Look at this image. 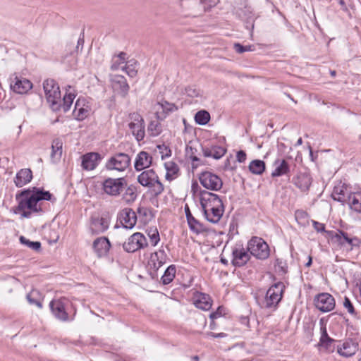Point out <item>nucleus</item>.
<instances>
[{
    "label": "nucleus",
    "mask_w": 361,
    "mask_h": 361,
    "mask_svg": "<svg viewBox=\"0 0 361 361\" xmlns=\"http://www.w3.org/2000/svg\"><path fill=\"white\" fill-rule=\"evenodd\" d=\"M23 197L18 204V209L24 218H29L32 212H39L42 210L40 201L51 200L52 195L48 191H43L36 188L32 190L22 192Z\"/></svg>",
    "instance_id": "1"
},
{
    "label": "nucleus",
    "mask_w": 361,
    "mask_h": 361,
    "mask_svg": "<svg viewBox=\"0 0 361 361\" xmlns=\"http://www.w3.org/2000/svg\"><path fill=\"white\" fill-rule=\"evenodd\" d=\"M201 208L206 219L218 223L224 212V206L219 196L207 190H200L198 195Z\"/></svg>",
    "instance_id": "2"
},
{
    "label": "nucleus",
    "mask_w": 361,
    "mask_h": 361,
    "mask_svg": "<svg viewBox=\"0 0 361 361\" xmlns=\"http://www.w3.org/2000/svg\"><path fill=\"white\" fill-rule=\"evenodd\" d=\"M326 238L329 241L340 249L351 250L356 245L355 242L358 241L357 238H350L348 233L340 231H328Z\"/></svg>",
    "instance_id": "3"
},
{
    "label": "nucleus",
    "mask_w": 361,
    "mask_h": 361,
    "mask_svg": "<svg viewBox=\"0 0 361 361\" xmlns=\"http://www.w3.org/2000/svg\"><path fill=\"white\" fill-rule=\"evenodd\" d=\"M137 181L141 185L150 188L156 195H160L164 190L158 175L153 169L142 171L137 176Z\"/></svg>",
    "instance_id": "4"
},
{
    "label": "nucleus",
    "mask_w": 361,
    "mask_h": 361,
    "mask_svg": "<svg viewBox=\"0 0 361 361\" xmlns=\"http://www.w3.org/2000/svg\"><path fill=\"white\" fill-rule=\"evenodd\" d=\"M43 88L48 103L54 111L59 109L61 102V92L59 86L55 80L48 79L44 81Z\"/></svg>",
    "instance_id": "5"
},
{
    "label": "nucleus",
    "mask_w": 361,
    "mask_h": 361,
    "mask_svg": "<svg viewBox=\"0 0 361 361\" xmlns=\"http://www.w3.org/2000/svg\"><path fill=\"white\" fill-rule=\"evenodd\" d=\"M126 185L127 182L124 178H107L102 182V188L104 194L118 197L123 192Z\"/></svg>",
    "instance_id": "6"
},
{
    "label": "nucleus",
    "mask_w": 361,
    "mask_h": 361,
    "mask_svg": "<svg viewBox=\"0 0 361 361\" xmlns=\"http://www.w3.org/2000/svg\"><path fill=\"white\" fill-rule=\"evenodd\" d=\"M247 250L255 257L264 259L269 256V248L261 238L253 237L247 243Z\"/></svg>",
    "instance_id": "7"
},
{
    "label": "nucleus",
    "mask_w": 361,
    "mask_h": 361,
    "mask_svg": "<svg viewBox=\"0 0 361 361\" xmlns=\"http://www.w3.org/2000/svg\"><path fill=\"white\" fill-rule=\"evenodd\" d=\"M285 286L283 283L279 282L271 286L268 290L264 301V305L267 308H275L281 301Z\"/></svg>",
    "instance_id": "8"
},
{
    "label": "nucleus",
    "mask_w": 361,
    "mask_h": 361,
    "mask_svg": "<svg viewBox=\"0 0 361 361\" xmlns=\"http://www.w3.org/2000/svg\"><path fill=\"white\" fill-rule=\"evenodd\" d=\"M199 180L204 188L213 191H218L223 186L221 178L216 173L209 171L202 172L199 176Z\"/></svg>",
    "instance_id": "9"
},
{
    "label": "nucleus",
    "mask_w": 361,
    "mask_h": 361,
    "mask_svg": "<svg viewBox=\"0 0 361 361\" xmlns=\"http://www.w3.org/2000/svg\"><path fill=\"white\" fill-rule=\"evenodd\" d=\"M129 128L137 141L142 140L145 137V122L144 119L138 113H132L129 116Z\"/></svg>",
    "instance_id": "10"
},
{
    "label": "nucleus",
    "mask_w": 361,
    "mask_h": 361,
    "mask_svg": "<svg viewBox=\"0 0 361 361\" xmlns=\"http://www.w3.org/2000/svg\"><path fill=\"white\" fill-rule=\"evenodd\" d=\"M69 305L70 301L65 298L53 300L49 304L51 312L54 317L63 322L68 320L67 311Z\"/></svg>",
    "instance_id": "11"
},
{
    "label": "nucleus",
    "mask_w": 361,
    "mask_h": 361,
    "mask_svg": "<svg viewBox=\"0 0 361 361\" xmlns=\"http://www.w3.org/2000/svg\"><path fill=\"white\" fill-rule=\"evenodd\" d=\"M130 164V157L125 153H118L111 157L106 164V168L108 170L124 171Z\"/></svg>",
    "instance_id": "12"
},
{
    "label": "nucleus",
    "mask_w": 361,
    "mask_h": 361,
    "mask_svg": "<svg viewBox=\"0 0 361 361\" xmlns=\"http://www.w3.org/2000/svg\"><path fill=\"white\" fill-rule=\"evenodd\" d=\"M147 246L145 236L141 233H135L123 243V249L128 252H134Z\"/></svg>",
    "instance_id": "13"
},
{
    "label": "nucleus",
    "mask_w": 361,
    "mask_h": 361,
    "mask_svg": "<svg viewBox=\"0 0 361 361\" xmlns=\"http://www.w3.org/2000/svg\"><path fill=\"white\" fill-rule=\"evenodd\" d=\"M314 305L319 311L328 312L335 307V300L331 294L323 293L314 298Z\"/></svg>",
    "instance_id": "14"
},
{
    "label": "nucleus",
    "mask_w": 361,
    "mask_h": 361,
    "mask_svg": "<svg viewBox=\"0 0 361 361\" xmlns=\"http://www.w3.org/2000/svg\"><path fill=\"white\" fill-rule=\"evenodd\" d=\"M154 110L157 120L163 121L169 114L176 111L178 110V107L173 103L162 100L154 104Z\"/></svg>",
    "instance_id": "15"
},
{
    "label": "nucleus",
    "mask_w": 361,
    "mask_h": 361,
    "mask_svg": "<svg viewBox=\"0 0 361 361\" xmlns=\"http://www.w3.org/2000/svg\"><path fill=\"white\" fill-rule=\"evenodd\" d=\"M10 87L16 93L25 94L32 88V83L27 79L13 75L10 78Z\"/></svg>",
    "instance_id": "16"
},
{
    "label": "nucleus",
    "mask_w": 361,
    "mask_h": 361,
    "mask_svg": "<svg viewBox=\"0 0 361 361\" xmlns=\"http://www.w3.org/2000/svg\"><path fill=\"white\" fill-rule=\"evenodd\" d=\"M109 225V221L107 218L94 215L91 217L90 229L93 234H99L104 232Z\"/></svg>",
    "instance_id": "17"
},
{
    "label": "nucleus",
    "mask_w": 361,
    "mask_h": 361,
    "mask_svg": "<svg viewBox=\"0 0 361 361\" xmlns=\"http://www.w3.org/2000/svg\"><path fill=\"white\" fill-rule=\"evenodd\" d=\"M111 86L116 94L124 97L128 94L129 85L126 79L121 75H116L111 78Z\"/></svg>",
    "instance_id": "18"
},
{
    "label": "nucleus",
    "mask_w": 361,
    "mask_h": 361,
    "mask_svg": "<svg viewBox=\"0 0 361 361\" xmlns=\"http://www.w3.org/2000/svg\"><path fill=\"white\" fill-rule=\"evenodd\" d=\"M119 219L124 228L130 229L136 224L137 216L132 209L125 208L120 212Z\"/></svg>",
    "instance_id": "19"
},
{
    "label": "nucleus",
    "mask_w": 361,
    "mask_h": 361,
    "mask_svg": "<svg viewBox=\"0 0 361 361\" xmlns=\"http://www.w3.org/2000/svg\"><path fill=\"white\" fill-rule=\"evenodd\" d=\"M193 304L196 307L202 310H209L212 305V300L207 294L195 292L192 296Z\"/></svg>",
    "instance_id": "20"
},
{
    "label": "nucleus",
    "mask_w": 361,
    "mask_h": 361,
    "mask_svg": "<svg viewBox=\"0 0 361 361\" xmlns=\"http://www.w3.org/2000/svg\"><path fill=\"white\" fill-rule=\"evenodd\" d=\"M232 255V264L235 267H242L250 259V254L243 247H235Z\"/></svg>",
    "instance_id": "21"
},
{
    "label": "nucleus",
    "mask_w": 361,
    "mask_h": 361,
    "mask_svg": "<svg viewBox=\"0 0 361 361\" xmlns=\"http://www.w3.org/2000/svg\"><path fill=\"white\" fill-rule=\"evenodd\" d=\"M110 247V242L106 237L97 238L93 242V249L99 257L106 256L109 251Z\"/></svg>",
    "instance_id": "22"
},
{
    "label": "nucleus",
    "mask_w": 361,
    "mask_h": 361,
    "mask_svg": "<svg viewBox=\"0 0 361 361\" xmlns=\"http://www.w3.org/2000/svg\"><path fill=\"white\" fill-rule=\"evenodd\" d=\"M152 162V157L147 152H139L135 160V169L136 171H142L149 168Z\"/></svg>",
    "instance_id": "23"
},
{
    "label": "nucleus",
    "mask_w": 361,
    "mask_h": 361,
    "mask_svg": "<svg viewBox=\"0 0 361 361\" xmlns=\"http://www.w3.org/2000/svg\"><path fill=\"white\" fill-rule=\"evenodd\" d=\"M100 160V156L98 153H87L82 157V167L87 171L94 169Z\"/></svg>",
    "instance_id": "24"
},
{
    "label": "nucleus",
    "mask_w": 361,
    "mask_h": 361,
    "mask_svg": "<svg viewBox=\"0 0 361 361\" xmlns=\"http://www.w3.org/2000/svg\"><path fill=\"white\" fill-rule=\"evenodd\" d=\"M350 193L348 187L345 184L339 183L334 186L331 197L334 200L338 202L348 203Z\"/></svg>",
    "instance_id": "25"
},
{
    "label": "nucleus",
    "mask_w": 361,
    "mask_h": 361,
    "mask_svg": "<svg viewBox=\"0 0 361 361\" xmlns=\"http://www.w3.org/2000/svg\"><path fill=\"white\" fill-rule=\"evenodd\" d=\"M294 185L302 192H306L312 185V179L310 174L300 173L293 178Z\"/></svg>",
    "instance_id": "26"
},
{
    "label": "nucleus",
    "mask_w": 361,
    "mask_h": 361,
    "mask_svg": "<svg viewBox=\"0 0 361 361\" xmlns=\"http://www.w3.org/2000/svg\"><path fill=\"white\" fill-rule=\"evenodd\" d=\"M290 171V166L288 162L283 159H276L273 163V171L271 177H279L287 175Z\"/></svg>",
    "instance_id": "27"
},
{
    "label": "nucleus",
    "mask_w": 361,
    "mask_h": 361,
    "mask_svg": "<svg viewBox=\"0 0 361 361\" xmlns=\"http://www.w3.org/2000/svg\"><path fill=\"white\" fill-rule=\"evenodd\" d=\"M321 338L319 345L321 350L326 353H331L334 351V340L329 337L326 329L325 326L321 327Z\"/></svg>",
    "instance_id": "28"
},
{
    "label": "nucleus",
    "mask_w": 361,
    "mask_h": 361,
    "mask_svg": "<svg viewBox=\"0 0 361 361\" xmlns=\"http://www.w3.org/2000/svg\"><path fill=\"white\" fill-rule=\"evenodd\" d=\"M90 110L85 99L79 98L75 102L73 114L78 120H83L88 116Z\"/></svg>",
    "instance_id": "29"
},
{
    "label": "nucleus",
    "mask_w": 361,
    "mask_h": 361,
    "mask_svg": "<svg viewBox=\"0 0 361 361\" xmlns=\"http://www.w3.org/2000/svg\"><path fill=\"white\" fill-rule=\"evenodd\" d=\"M166 262V255L164 250H159L151 254L148 266L154 271L158 270Z\"/></svg>",
    "instance_id": "30"
},
{
    "label": "nucleus",
    "mask_w": 361,
    "mask_h": 361,
    "mask_svg": "<svg viewBox=\"0 0 361 361\" xmlns=\"http://www.w3.org/2000/svg\"><path fill=\"white\" fill-rule=\"evenodd\" d=\"M357 349V343L352 340H348L345 341L341 346L338 347L337 352L341 356L350 357L356 353Z\"/></svg>",
    "instance_id": "31"
},
{
    "label": "nucleus",
    "mask_w": 361,
    "mask_h": 361,
    "mask_svg": "<svg viewBox=\"0 0 361 361\" xmlns=\"http://www.w3.org/2000/svg\"><path fill=\"white\" fill-rule=\"evenodd\" d=\"M32 178V171L29 169H23L20 170L14 178V183L18 188H21L30 183Z\"/></svg>",
    "instance_id": "32"
},
{
    "label": "nucleus",
    "mask_w": 361,
    "mask_h": 361,
    "mask_svg": "<svg viewBox=\"0 0 361 361\" xmlns=\"http://www.w3.org/2000/svg\"><path fill=\"white\" fill-rule=\"evenodd\" d=\"M164 168L166 169L165 178L167 180L172 181L179 176L180 169L175 162L172 161L165 162Z\"/></svg>",
    "instance_id": "33"
},
{
    "label": "nucleus",
    "mask_w": 361,
    "mask_h": 361,
    "mask_svg": "<svg viewBox=\"0 0 361 361\" xmlns=\"http://www.w3.org/2000/svg\"><path fill=\"white\" fill-rule=\"evenodd\" d=\"M348 204L352 210L361 213V191L350 192Z\"/></svg>",
    "instance_id": "34"
},
{
    "label": "nucleus",
    "mask_w": 361,
    "mask_h": 361,
    "mask_svg": "<svg viewBox=\"0 0 361 361\" xmlns=\"http://www.w3.org/2000/svg\"><path fill=\"white\" fill-rule=\"evenodd\" d=\"M225 148L220 146H212L203 149V154L206 157H212L215 159L221 158L226 153Z\"/></svg>",
    "instance_id": "35"
},
{
    "label": "nucleus",
    "mask_w": 361,
    "mask_h": 361,
    "mask_svg": "<svg viewBox=\"0 0 361 361\" xmlns=\"http://www.w3.org/2000/svg\"><path fill=\"white\" fill-rule=\"evenodd\" d=\"M63 142L61 139L56 138L51 143V158L53 161L59 160L62 155Z\"/></svg>",
    "instance_id": "36"
},
{
    "label": "nucleus",
    "mask_w": 361,
    "mask_h": 361,
    "mask_svg": "<svg viewBox=\"0 0 361 361\" xmlns=\"http://www.w3.org/2000/svg\"><path fill=\"white\" fill-rule=\"evenodd\" d=\"M137 61L135 59H131L126 61L124 66H122V70L125 71L128 76L134 78L137 73Z\"/></svg>",
    "instance_id": "37"
},
{
    "label": "nucleus",
    "mask_w": 361,
    "mask_h": 361,
    "mask_svg": "<svg viewBox=\"0 0 361 361\" xmlns=\"http://www.w3.org/2000/svg\"><path fill=\"white\" fill-rule=\"evenodd\" d=\"M265 163L259 159L252 161L249 164V170L253 174L260 175L265 171Z\"/></svg>",
    "instance_id": "38"
},
{
    "label": "nucleus",
    "mask_w": 361,
    "mask_h": 361,
    "mask_svg": "<svg viewBox=\"0 0 361 361\" xmlns=\"http://www.w3.org/2000/svg\"><path fill=\"white\" fill-rule=\"evenodd\" d=\"M176 267L174 265L169 266L165 271L161 277V281L164 285L169 284L175 278Z\"/></svg>",
    "instance_id": "39"
},
{
    "label": "nucleus",
    "mask_w": 361,
    "mask_h": 361,
    "mask_svg": "<svg viewBox=\"0 0 361 361\" xmlns=\"http://www.w3.org/2000/svg\"><path fill=\"white\" fill-rule=\"evenodd\" d=\"M126 53L121 52L118 56L114 57L113 62L111 66V68L113 71H116L118 69L122 70V65L126 63Z\"/></svg>",
    "instance_id": "40"
},
{
    "label": "nucleus",
    "mask_w": 361,
    "mask_h": 361,
    "mask_svg": "<svg viewBox=\"0 0 361 361\" xmlns=\"http://www.w3.org/2000/svg\"><path fill=\"white\" fill-rule=\"evenodd\" d=\"M210 119L209 114L204 110L199 111L195 116V121L199 125L207 124Z\"/></svg>",
    "instance_id": "41"
},
{
    "label": "nucleus",
    "mask_w": 361,
    "mask_h": 361,
    "mask_svg": "<svg viewBox=\"0 0 361 361\" xmlns=\"http://www.w3.org/2000/svg\"><path fill=\"white\" fill-rule=\"evenodd\" d=\"M75 99V94L71 92H66L63 98V104L60 105L59 108L61 107L64 112L68 111Z\"/></svg>",
    "instance_id": "42"
},
{
    "label": "nucleus",
    "mask_w": 361,
    "mask_h": 361,
    "mask_svg": "<svg viewBox=\"0 0 361 361\" xmlns=\"http://www.w3.org/2000/svg\"><path fill=\"white\" fill-rule=\"evenodd\" d=\"M188 224L190 230L196 233H200L204 230L203 225L193 216L188 220Z\"/></svg>",
    "instance_id": "43"
},
{
    "label": "nucleus",
    "mask_w": 361,
    "mask_h": 361,
    "mask_svg": "<svg viewBox=\"0 0 361 361\" xmlns=\"http://www.w3.org/2000/svg\"><path fill=\"white\" fill-rule=\"evenodd\" d=\"M147 130L151 136L156 137L161 132V126L157 121H152L149 123Z\"/></svg>",
    "instance_id": "44"
},
{
    "label": "nucleus",
    "mask_w": 361,
    "mask_h": 361,
    "mask_svg": "<svg viewBox=\"0 0 361 361\" xmlns=\"http://www.w3.org/2000/svg\"><path fill=\"white\" fill-rule=\"evenodd\" d=\"M150 243L152 246H156L160 240L159 234L157 228H149L147 231Z\"/></svg>",
    "instance_id": "45"
},
{
    "label": "nucleus",
    "mask_w": 361,
    "mask_h": 361,
    "mask_svg": "<svg viewBox=\"0 0 361 361\" xmlns=\"http://www.w3.org/2000/svg\"><path fill=\"white\" fill-rule=\"evenodd\" d=\"M20 241L23 245L33 250H39L41 247V243L39 242L30 241L29 239L24 236L20 237Z\"/></svg>",
    "instance_id": "46"
},
{
    "label": "nucleus",
    "mask_w": 361,
    "mask_h": 361,
    "mask_svg": "<svg viewBox=\"0 0 361 361\" xmlns=\"http://www.w3.org/2000/svg\"><path fill=\"white\" fill-rule=\"evenodd\" d=\"M37 295V290H32L30 293H29L26 298L28 301V302L32 305H35L38 307L39 308H41L42 307V302L36 298V295Z\"/></svg>",
    "instance_id": "47"
},
{
    "label": "nucleus",
    "mask_w": 361,
    "mask_h": 361,
    "mask_svg": "<svg viewBox=\"0 0 361 361\" xmlns=\"http://www.w3.org/2000/svg\"><path fill=\"white\" fill-rule=\"evenodd\" d=\"M156 152L160 154L162 159L171 155V151L170 148L165 145H157Z\"/></svg>",
    "instance_id": "48"
},
{
    "label": "nucleus",
    "mask_w": 361,
    "mask_h": 361,
    "mask_svg": "<svg viewBox=\"0 0 361 361\" xmlns=\"http://www.w3.org/2000/svg\"><path fill=\"white\" fill-rule=\"evenodd\" d=\"M135 198L136 195L130 188H127L125 193L123 195V200L127 203L133 202Z\"/></svg>",
    "instance_id": "49"
},
{
    "label": "nucleus",
    "mask_w": 361,
    "mask_h": 361,
    "mask_svg": "<svg viewBox=\"0 0 361 361\" xmlns=\"http://www.w3.org/2000/svg\"><path fill=\"white\" fill-rule=\"evenodd\" d=\"M234 49L237 53L242 54L245 51H253L254 47L252 45L243 46L239 43H235L234 44Z\"/></svg>",
    "instance_id": "50"
},
{
    "label": "nucleus",
    "mask_w": 361,
    "mask_h": 361,
    "mask_svg": "<svg viewBox=\"0 0 361 361\" xmlns=\"http://www.w3.org/2000/svg\"><path fill=\"white\" fill-rule=\"evenodd\" d=\"M343 306L347 310L349 314L353 316H356V312L354 309V307L350 302V299L347 297H345L344 301H343Z\"/></svg>",
    "instance_id": "51"
},
{
    "label": "nucleus",
    "mask_w": 361,
    "mask_h": 361,
    "mask_svg": "<svg viewBox=\"0 0 361 361\" xmlns=\"http://www.w3.org/2000/svg\"><path fill=\"white\" fill-rule=\"evenodd\" d=\"M185 92L188 96L190 97H197L200 96V91L196 88L189 87L185 89Z\"/></svg>",
    "instance_id": "52"
},
{
    "label": "nucleus",
    "mask_w": 361,
    "mask_h": 361,
    "mask_svg": "<svg viewBox=\"0 0 361 361\" xmlns=\"http://www.w3.org/2000/svg\"><path fill=\"white\" fill-rule=\"evenodd\" d=\"M313 226L317 232H324L326 234L328 231H325L324 224L313 221Z\"/></svg>",
    "instance_id": "53"
},
{
    "label": "nucleus",
    "mask_w": 361,
    "mask_h": 361,
    "mask_svg": "<svg viewBox=\"0 0 361 361\" xmlns=\"http://www.w3.org/2000/svg\"><path fill=\"white\" fill-rule=\"evenodd\" d=\"M246 158L247 155L244 151L240 150L237 152L236 159L238 162L243 163L246 160Z\"/></svg>",
    "instance_id": "54"
},
{
    "label": "nucleus",
    "mask_w": 361,
    "mask_h": 361,
    "mask_svg": "<svg viewBox=\"0 0 361 361\" xmlns=\"http://www.w3.org/2000/svg\"><path fill=\"white\" fill-rule=\"evenodd\" d=\"M221 315V312L220 310V307L217 310L216 312H212L210 314V318L211 319L214 320L215 319H217Z\"/></svg>",
    "instance_id": "55"
},
{
    "label": "nucleus",
    "mask_w": 361,
    "mask_h": 361,
    "mask_svg": "<svg viewBox=\"0 0 361 361\" xmlns=\"http://www.w3.org/2000/svg\"><path fill=\"white\" fill-rule=\"evenodd\" d=\"M184 209H185V216H186L187 221H188V219L192 218L193 216L192 215L190 210L189 209V207L187 204L185 206Z\"/></svg>",
    "instance_id": "56"
},
{
    "label": "nucleus",
    "mask_w": 361,
    "mask_h": 361,
    "mask_svg": "<svg viewBox=\"0 0 361 361\" xmlns=\"http://www.w3.org/2000/svg\"><path fill=\"white\" fill-rule=\"evenodd\" d=\"M209 335L212 336V337H214V338H217V337L221 336L222 334H216L214 333L211 332V333L209 334Z\"/></svg>",
    "instance_id": "57"
},
{
    "label": "nucleus",
    "mask_w": 361,
    "mask_h": 361,
    "mask_svg": "<svg viewBox=\"0 0 361 361\" xmlns=\"http://www.w3.org/2000/svg\"><path fill=\"white\" fill-rule=\"evenodd\" d=\"M312 264V257H309V260L308 262L306 263V266L307 267H310Z\"/></svg>",
    "instance_id": "58"
},
{
    "label": "nucleus",
    "mask_w": 361,
    "mask_h": 361,
    "mask_svg": "<svg viewBox=\"0 0 361 361\" xmlns=\"http://www.w3.org/2000/svg\"><path fill=\"white\" fill-rule=\"evenodd\" d=\"M302 138H301V137H300V138L298 140V141H297V144H296V145H302Z\"/></svg>",
    "instance_id": "59"
},
{
    "label": "nucleus",
    "mask_w": 361,
    "mask_h": 361,
    "mask_svg": "<svg viewBox=\"0 0 361 361\" xmlns=\"http://www.w3.org/2000/svg\"><path fill=\"white\" fill-rule=\"evenodd\" d=\"M339 4L342 6H345V2L343 0H339Z\"/></svg>",
    "instance_id": "60"
},
{
    "label": "nucleus",
    "mask_w": 361,
    "mask_h": 361,
    "mask_svg": "<svg viewBox=\"0 0 361 361\" xmlns=\"http://www.w3.org/2000/svg\"><path fill=\"white\" fill-rule=\"evenodd\" d=\"M80 42H82H82H83V41H82V40H81V39H78V45H77V49H78L79 46L80 45Z\"/></svg>",
    "instance_id": "61"
},
{
    "label": "nucleus",
    "mask_w": 361,
    "mask_h": 361,
    "mask_svg": "<svg viewBox=\"0 0 361 361\" xmlns=\"http://www.w3.org/2000/svg\"><path fill=\"white\" fill-rule=\"evenodd\" d=\"M331 75L332 76H335V75H336V71H331Z\"/></svg>",
    "instance_id": "62"
},
{
    "label": "nucleus",
    "mask_w": 361,
    "mask_h": 361,
    "mask_svg": "<svg viewBox=\"0 0 361 361\" xmlns=\"http://www.w3.org/2000/svg\"><path fill=\"white\" fill-rule=\"evenodd\" d=\"M221 262H222V263H224V264H226V262H226V260L223 259H221Z\"/></svg>",
    "instance_id": "63"
},
{
    "label": "nucleus",
    "mask_w": 361,
    "mask_h": 361,
    "mask_svg": "<svg viewBox=\"0 0 361 361\" xmlns=\"http://www.w3.org/2000/svg\"><path fill=\"white\" fill-rule=\"evenodd\" d=\"M194 360H195V361H198V357L197 356H195L194 357Z\"/></svg>",
    "instance_id": "64"
}]
</instances>
